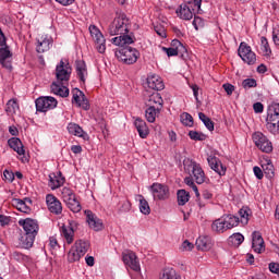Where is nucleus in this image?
Segmentation results:
<instances>
[{
    "instance_id": "obj_1",
    "label": "nucleus",
    "mask_w": 279,
    "mask_h": 279,
    "mask_svg": "<svg viewBox=\"0 0 279 279\" xmlns=\"http://www.w3.org/2000/svg\"><path fill=\"white\" fill-rule=\"evenodd\" d=\"M130 19L123 12L117 13L113 21L109 24L107 32L110 36H118L111 39L112 45L117 47H125V45H134L136 37L134 33H130Z\"/></svg>"
},
{
    "instance_id": "obj_2",
    "label": "nucleus",
    "mask_w": 279,
    "mask_h": 279,
    "mask_svg": "<svg viewBox=\"0 0 279 279\" xmlns=\"http://www.w3.org/2000/svg\"><path fill=\"white\" fill-rule=\"evenodd\" d=\"M183 169L184 172L190 175L184 179L185 184L194 191L196 197H199V190L196 184H204V182L208 180L206 172H204V168H202V165L197 163V161L191 158H185L183 159Z\"/></svg>"
},
{
    "instance_id": "obj_3",
    "label": "nucleus",
    "mask_w": 279,
    "mask_h": 279,
    "mask_svg": "<svg viewBox=\"0 0 279 279\" xmlns=\"http://www.w3.org/2000/svg\"><path fill=\"white\" fill-rule=\"evenodd\" d=\"M19 226H22L23 230L25 231V235L22 236V245L25 250H29L34 245V241H36V236L38 235V221L26 218L19 220Z\"/></svg>"
},
{
    "instance_id": "obj_4",
    "label": "nucleus",
    "mask_w": 279,
    "mask_h": 279,
    "mask_svg": "<svg viewBox=\"0 0 279 279\" xmlns=\"http://www.w3.org/2000/svg\"><path fill=\"white\" fill-rule=\"evenodd\" d=\"M121 48L116 50V58L122 64H136L138 59L141 58V52L133 47L130 46H120Z\"/></svg>"
},
{
    "instance_id": "obj_5",
    "label": "nucleus",
    "mask_w": 279,
    "mask_h": 279,
    "mask_svg": "<svg viewBox=\"0 0 279 279\" xmlns=\"http://www.w3.org/2000/svg\"><path fill=\"white\" fill-rule=\"evenodd\" d=\"M71 73H73V68L69 61L61 59L59 64L56 66V77L58 84H69L71 80Z\"/></svg>"
},
{
    "instance_id": "obj_6",
    "label": "nucleus",
    "mask_w": 279,
    "mask_h": 279,
    "mask_svg": "<svg viewBox=\"0 0 279 279\" xmlns=\"http://www.w3.org/2000/svg\"><path fill=\"white\" fill-rule=\"evenodd\" d=\"M238 56L245 62V64H256V52L252 51V47L245 41H242L238 49Z\"/></svg>"
},
{
    "instance_id": "obj_7",
    "label": "nucleus",
    "mask_w": 279,
    "mask_h": 279,
    "mask_svg": "<svg viewBox=\"0 0 279 279\" xmlns=\"http://www.w3.org/2000/svg\"><path fill=\"white\" fill-rule=\"evenodd\" d=\"M37 112H47L58 108V100L51 96H41L35 101Z\"/></svg>"
},
{
    "instance_id": "obj_8",
    "label": "nucleus",
    "mask_w": 279,
    "mask_h": 279,
    "mask_svg": "<svg viewBox=\"0 0 279 279\" xmlns=\"http://www.w3.org/2000/svg\"><path fill=\"white\" fill-rule=\"evenodd\" d=\"M253 141L258 149L260 151H264V154H271L274 151V146L271 145V142L260 132H256L253 135Z\"/></svg>"
},
{
    "instance_id": "obj_9",
    "label": "nucleus",
    "mask_w": 279,
    "mask_h": 279,
    "mask_svg": "<svg viewBox=\"0 0 279 279\" xmlns=\"http://www.w3.org/2000/svg\"><path fill=\"white\" fill-rule=\"evenodd\" d=\"M89 34L96 43V49H97L98 53H105L106 52V37H104V34H101V31H99V28H97V26L90 25Z\"/></svg>"
},
{
    "instance_id": "obj_10",
    "label": "nucleus",
    "mask_w": 279,
    "mask_h": 279,
    "mask_svg": "<svg viewBox=\"0 0 279 279\" xmlns=\"http://www.w3.org/2000/svg\"><path fill=\"white\" fill-rule=\"evenodd\" d=\"M75 230H77V222L75 221H70L69 226L62 225L60 228V233L63 239H65L66 244L71 245L75 239Z\"/></svg>"
},
{
    "instance_id": "obj_11",
    "label": "nucleus",
    "mask_w": 279,
    "mask_h": 279,
    "mask_svg": "<svg viewBox=\"0 0 279 279\" xmlns=\"http://www.w3.org/2000/svg\"><path fill=\"white\" fill-rule=\"evenodd\" d=\"M9 147L13 149V151H16L21 157L22 162H29V158L25 155V146L23 145V142L19 137H11L8 141Z\"/></svg>"
},
{
    "instance_id": "obj_12",
    "label": "nucleus",
    "mask_w": 279,
    "mask_h": 279,
    "mask_svg": "<svg viewBox=\"0 0 279 279\" xmlns=\"http://www.w3.org/2000/svg\"><path fill=\"white\" fill-rule=\"evenodd\" d=\"M53 46V38L49 35H39L36 38V51L37 53H45Z\"/></svg>"
},
{
    "instance_id": "obj_13",
    "label": "nucleus",
    "mask_w": 279,
    "mask_h": 279,
    "mask_svg": "<svg viewBox=\"0 0 279 279\" xmlns=\"http://www.w3.org/2000/svg\"><path fill=\"white\" fill-rule=\"evenodd\" d=\"M72 104H76V106L83 110H90V104H88L86 95L78 88L72 89Z\"/></svg>"
},
{
    "instance_id": "obj_14",
    "label": "nucleus",
    "mask_w": 279,
    "mask_h": 279,
    "mask_svg": "<svg viewBox=\"0 0 279 279\" xmlns=\"http://www.w3.org/2000/svg\"><path fill=\"white\" fill-rule=\"evenodd\" d=\"M150 191L154 199H169V186L162 183H153V185L150 186Z\"/></svg>"
},
{
    "instance_id": "obj_15",
    "label": "nucleus",
    "mask_w": 279,
    "mask_h": 279,
    "mask_svg": "<svg viewBox=\"0 0 279 279\" xmlns=\"http://www.w3.org/2000/svg\"><path fill=\"white\" fill-rule=\"evenodd\" d=\"M122 260L126 267H130L133 271H141V264L138 263V257L136 253L132 251H126L122 255Z\"/></svg>"
},
{
    "instance_id": "obj_16",
    "label": "nucleus",
    "mask_w": 279,
    "mask_h": 279,
    "mask_svg": "<svg viewBox=\"0 0 279 279\" xmlns=\"http://www.w3.org/2000/svg\"><path fill=\"white\" fill-rule=\"evenodd\" d=\"M46 204L52 215H62V203L53 194L46 196Z\"/></svg>"
},
{
    "instance_id": "obj_17",
    "label": "nucleus",
    "mask_w": 279,
    "mask_h": 279,
    "mask_svg": "<svg viewBox=\"0 0 279 279\" xmlns=\"http://www.w3.org/2000/svg\"><path fill=\"white\" fill-rule=\"evenodd\" d=\"M144 86H147V88H150L151 90L165 89V83L162 82V78L158 76V74H148Z\"/></svg>"
},
{
    "instance_id": "obj_18",
    "label": "nucleus",
    "mask_w": 279,
    "mask_h": 279,
    "mask_svg": "<svg viewBox=\"0 0 279 279\" xmlns=\"http://www.w3.org/2000/svg\"><path fill=\"white\" fill-rule=\"evenodd\" d=\"M87 223L92 230H95V232H99L104 230V221L99 219L93 211L85 210Z\"/></svg>"
},
{
    "instance_id": "obj_19",
    "label": "nucleus",
    "mask_w": 279,
    "mask_h": 279,
    "mask_svg": "<svg viewBox=\"0 0 279 279\" xmlns=\"http://www.w3.org/2000/svg\"><path fill=\"white\" fill-rule=\"evenodd\" d=\"M64 182H66V178L62 175L61 171L51 172L49 174L48 186H50L52 191H56V189H60V186H62Z\"/></svg>"
},
{
    "instance_id": "obj_20",
    "label": "nucleus",
    "mask_w": 279,
    "mask_h": 279,
    "mask_svg": "<svg viewBox=\"0 0 279 279\" xmlns=\"http://www.w3.org/2000/svg\"><path fill=\"white\" fill-rule=\"evenodd\" d=\"M252 247L256 254H263L265 251V240L258 231H254L252 234Z\"/></svg>"
},
{
    "instance_id": "obj_21",
    "label": "nucleus",
    "mask_w": 279,
    "mask_h": 279,
    "mask_svg": "<svg viewBox=\"0 0 279 279\" xmlns=\"http://www.w3.org/2000/svg\"><path fill=\"white\" fill-rule=\"evenodd\" d=\"M207 162L210 169H213V171L218 173V175H226V171H228V168L223 166V163L219 158L210 156L207 158Z\"/></svg>"
},
{
    "instance_id": "obj_22",
    "label": "nucleus",
    "mask_w": 279,
    "mask_h": 279,
    "mask_svg": "<svg viewBox=\"0 0 279 279\" xmlns=\"http://www.w3.org/2000/svg\"><path fill=\"white\" fill-rule=\"evenodd\" d=\"M145 104L147 108H162L165 100H162L160 93L155 92L145 98Z\"/></svg>"
},
{
    "instance_id": "obj_23",
    "label": "nucleus",
    "mask_w": 279,
    "mask_h": 279,
    "mask_svg": "<svg viewBox=\"0 0 279 279\" xmlns=\"http://www.w3.org/2000/svg\"><path fill=\"white\" fill-rule=\"evenodd\" d=\"M76 75L83 84H86V77H88V69L86 68V62L83 60H77L75 62Z\"/></svg>"
},
{
    "instance_id": "obj_24",
    "label": "nucleus",
    "mask_w": 279,
    "mask_h": 279,
    "mask_svg": "<svg viewBox=\"0 0 279 279\" xmlns=\"http://www.w3.org/2000/svg\"><path fill=\"white\" fill-rule=\"evenodd\" d=\"M69 83H58L53 82L50 86L51 93L53 95H58L59 97H69V87H66Z\"/></svg>"
},
{
    "instance_id": "obj_25",
    "label": "nucleus",
    "mask_w": 279,
    "mask_h": 279,
    "mask_svg": "<svg viewBox=\"0 0 279 279\" xmlns=\"http://www.w3.org/2000/svg\"><path fill=\"white\" fill-rule=\"evenodd\" d=\"M27 202L28 204H32V201L31 199H21V198H14L12 201V206H14V208H16L20 213H24L25 215H29V213H32V208L29 207V205H27Z\"/></svg>"
},
{
    "instance_id": "obj_26",
    "label": "nucleus",
    "mask_w": 279,
    "mask_h": 279,
    "mask_svg": "<svg viewBox=\"0 0 279 279\" xmlns=\"http://www.w3.org/2000/svg\"><path fill=\"white\" fill-rule=\"evenodd\" d=\"M196 247L201 252H208L213 248V240L208 235H201L196 239Z\"/></svg>"
},
{
    "instance_id": "obj_27",
    "label": "nucleus",
    "mask_w": 279,
    "mask_h": 279,
    "mask_svg": "<svg viewBox=\"0 0 279 279\" xmlns=\"http://www.w3.org/2000/svg\"><path fill=\"white\" fill-rule=\"evenodd\" d=\"M134 125L137 130L140 138H147V136H149V128L147 126V122H145V120L141 118L135 119Z\"/></svg>"
},
{
    "instance_id": "obj_28",
    "label": "nucleus",
    "mask_w": 279,
    "mask_h": 279,
    "mask_svg": "<svg viewBox=\"0 0 279 279\" xmlns=\"http://www.w3.org/2000/svg\"><path fill=\"white\" fill-rule=\"evenodd\" d=\"M194 14L195 13L184 3L180 4L179 9L177 10V15L179 19H182V21H191Z\"/></svg>"
},
{
    "instance_id": "obj_29",
    "label": "nucleus",
    "mask_w": 279,
    "mask_h": 279,
    "mask_svg": "<svg viewBox=\"0 0 279 279\" xmlns=\"http://www.w3.org/2000/svg\"><path fill=\"white\" fill-rule=\"evenodd\" d=\"M9 58H12V52L10 51V47L5 46L0 48V64L5 69H12V64L7 62Z\"/></svg>"
},
{
    "instance_id": "obj_30",
    "label": "nucleus",
    "mask_w": 279,
    "mask_h": 279,
    "mask_svg": "<svg viewBox=\"0 0 279 279\" xmlns=\"http://www.w3.org/2000/svg\"><path fill=\"white\" fill-rule=\"evenodd\" d=\"M211 230L214 232H218L219 234H223V232H226L228 230L226 218L222 217V218L216 219L211 223Z\"/></svg>"
},
{
    "instance_id": "obj_31",
    "label": "nucleus",
    "mask_w": 279,
    "mask_h": 279,
    "mask_svg": "<svg viewBox=\"0 0 279 279\" xmlns=\"http://www.w3.org/2000/svg\"><path fill=\"white\" fill-rule=\"evenodd\" d=\"M160 110H162V108L158 107H148L145 110V118L148 121V123H154L156 121V117L160 114Z\"/></svg>"
},
{
    "instance_id": "obj_32",
    "label": "nucleus",
    "mask_w": 279,
    "mask_h": 279,
    "mask_svg": "<svg viewBox=\"0 0 279 279\" xmlns=\"http://www.w3.org/2000/svg\"><path fill=\"white\" fill-rule=\"evenodd\" d=\"M68 132L69 134H72L73 136H78V138H84L85 136V132H84V129H82V126H80L78 124L76 123H69L68 124Z\"/></svg>"
},
{
    "instance_id": "obj_33",
    "label": "nucleus",
    "mask_w": 279,
    "mask_h": 279,
    "mask_svg": "<svg viewBox=\"0 0 279 279\" xmlns=\"http://www.w3.org/2000/svg\"><path fill=\"white\" fill-rule=\"evenodd\" d=\"M252 215V209L247 207H243L239 210V221L242 226H247L250 223V216Z\"/></svg>"
},
{
    "instance_id": "obj_34",
    "label": "nucleus",
    "mask_w": 279,
    "mask_h": 279,
    "mask_svg": "<svg viewBox=\"0 0 279 279\" xmlns=\"http://www.w3.org/2000/svg\"><path fill=\"white\" fill-rule=\"evenodd\" d=\"M89 247H90V244L82 240L76 241L75 244L73 245V248L76 250V252H78L81 257L84 256L86 252H88Z\"/></svg>"
},
{
    "instance_id": "obj_35",
    "label": "nucleus",
    "mask_w": 279,
    "mask_h": 279,
    "mask_svg": "<svg viewBox=\"0 0 279 279\" xmlns=\"http://www.w3.org/2000/svg\"><path fill=\"white\" fill-rule=\"evenodd\" d=\"M159 279H182L180 274L173 268H166L162 270Z\"/></svg>"
},
{
    "instance_id": "obj_36",
    "label": "nucleus",
    "mask_w": 279,
    "mask_h": 279,
    "mask_svg": "<svg viewBox=\"0 0 279 279\" xmlns=\"http://www.w3.org/2000/svg\"><path fill=\"white\" fill-rule=\"evenodd\" d=\"M183 5H186L194 14L195 12L199 14V11L202 10V0H186L183 2Z\"/></svg>"
},
{
    "instance_id": "obj_37",
    "label": "nucleus",
    "mask_w": 279,
    "mask_h": 279,
    "mask_svg": "<svg viewBox=\"0 0 279 279\" xmlns=\"http://www.w3.org/2000/svg\"><path fill=\"white\" fill-rule=\"evenodd\" d=\"M65 204L72 213H80L82 210V204H80V201H77L76 196L65 202Z\"/></svg>"
},
{
    "instance_id": "obj_38",
    "label": "nucleus",
    "mask_w": 279,
    "mask_h": 279,
    "mask_svg": "<svg viewBox=\"0 0 279 279\" xmlns=\"http://www.w3.org/2000/svg\"><path fill=\"white\" fill-rule=\"evenodd\" d=\"M177 197L179 206H184L191 199V195L185 190H179Z\"/></svg>"
},
{
    "instance_id": "obj_39",
    "label": "nucleus",
    "mask_w": 279,
    "mask_h": 279,
    "mask_svg": "<svg viewBox=\"0 0 279 279\" xmlns=\"http://www.w3.org/2000/svg\"><path fill=\"white\" fill-rule=\"evenodd\" d=\"M198 118L202 120L205 128H207V130H209V132L215 131V122H213V120L210 118H208L204 112H199Z\"/></svg>"
},
{
    "instance_id": "obj_40",
    "label": "nucleus",
    "mask_w": 279,
    "mask_h": 279,
    "mask_svg": "<svg viewBox=\"0 0 279 279\" xmlns=\"http://www.w3.org/2000/svg\"><path fill=\"white\" fill-rule=\"evenodd\" d=\"M262 167H263L265 177L268 180H272V178L275 175L274 163L268 161L267 163H263Z\"/></svg>"
},
{
    "instance_id": "obj_41",
    "label": "nucleus",
    "mask_w": 279,
    "mask_h": 279,
    "mask_svg": "<svg viewBox=\"0 0 279 279\" xmlns=\"http://www.w3.org/2000/svg\"><path fill=\"white\" fill-rule=\"evenodd\" d=\"M225 221H226V227L228 230H232V228H236V226H239V217L236 216H225Z\"/></svg>"
},
{
    "instance_id": "obj_42",
    "label": "nucleus",
    "mask_w": 279,
    "mask_h": 279,
    "mask_svg": "<svg viewBox=\"0 0 279 279\" xmlns=\"http://www.w3.org/2000/svg\"><path fill=\"white\" fill-rule=\"evenodd\" d=\"M245 241V236H243V234L241 233H233L231 236H229V243H231V245H234V247H239V245H241V243H243Z\"/></svg>"
},
{
    "instance_id": "obj_43",
    "label": "nucleus",
    "mask_w": 279,
    "mask_h": 279,
    "mask_svg": "<svg viewBox=\"0 0 279 279\" xmlns=\"http://www.w3.org/2000/svg\"><path fill=\"white\" fill-rule=\"evenodd\" d=\"M61 197L64 202V204L75 197V193L71 187H62L61 190Z\"/></svg>"
},
{
    "instance_id": "obj_44",
    "label": "nucleus",
    "mask_w": 279,
    "mask_h": 279,
    "mask_svg": "<svg viewBox=\"0 0 279 279\" xmlns=\"http://www.w3.org/2000/svg\"><path fill=\"white\" fill-rule=\"evenodd\" d=\"M80 258H82V255L78 254L77 248H74L72 246L71 250L68 253V260L70 263H77V260H80Z\"/></svg>"
},
{
    "instance_id": "obj_45",
    "label": "nucleus",
    "mask_w": 279,
    "mask_h": 279,
    "mask_svg": "<svg viewBox=\"0 0 279 279\" xmlns=\"http://www.w3.org/2000/svg\"><path fill=\"white\" fill-rule=\"evenodd\" d=\"M7 112L9 114H14L16 112V110H19V102L16 101V99H11L7 102Z\"/></svg>"
},
{
    "instance_id": "obj_46",
    "label": "nucleus",
    "mask_w": 279,
    "mask_h": 279,
    "mask_svg": "<svg viewBox=\"0 0 279 279\" xmlns=\"http://www.w3.org/2000/svg\"><path fill=\"white\" fill-rule=\"evenodd\" d=\"M142 198L140 199V210L143 215H149L151 213V208H149V203L141 196Z\"/></svg>"
},
{
    "instance_id": "obj_47",
    "label": "nucleus",
    "mask_w": 279,
    "mask_h": 279,
    "mask_svg": "<svg viewBox=\"0 0 279 279\" xmlns=\"http://www.w3.org/2000/svg\"><path fill=\"white\" fill-rule=\"evenodd\" d=\"M191 138V141H206L207 136L206 134L197 131H190L187 134Z\"/></svg>"
},
{
    "instance_id": "obj_48",
    "label": "nucleus",
    "mask_w": 279,
    "mask_h": 279,
    "mask_svg": "<svg viewBox=\"0 0 279 279\" xmlns=\"http://www.w3.org/2000/svg\"><path fill=\"white\" fill-rule=\"evenodd\" d=\"M181 122L187 128H193V116L187 112L181 114Z\"/></svg>"
},
{
    "instance_id": "obj_49",
    "label": "nucleus",
    "mask_w": 279,
    "mask_h": 279,
    "mask_svg": "<svg viewBox=\"0 0 279 279\" xmlns=\"http://www.w3.org/2000/svg\"><path fill=\"white\" fill-rule=\"evenodd\" d=\"M262 51L265 56H269L271 53V48H269V41L266 37L260 38Z\"/></svg>"
},
{
    "instance_id": "obj_50",
    "label": "nucleus",
    "mask_w": 279,
    "mask_h": 279,
    "mask_svg": "<svg viewBox=\"0 0 279 279\" xmlns=\"http://www.w3.org/2000/svg\"><path fill=\"white\" fill-rule=\"evenodd\" d=\"M242 86H243V88H245V89H247V88H256L257 83H256V80H254V78H245V80L242 82Z\"/></svg>"
},
{
    "instance_id": "obj_51",
    "label": "nucleus",
    "mask_w": 279,
    "mask_h": 279,
    "mask_svg": "<svg viewBox=\"0 0 279 279\" xmlns=\"http://www.w3.org/2000/svg\"><path fill=\"white\" fill-rule=\"evenodd\" d=\"M13 260H17V263H23V260H27V256H25L23 253L15 251L11 254Z\"/></svg>"
},
{
    "instance_id": "obj_52",
    "label": "nucleus",
    "mask_w": 279,
    "mask_h": 279,
    "mask_svg": "<svg viewBox=\"0 0 279 279\" xmlns=\"http://www.w3.org/2000/svg\"><path fill=\"white\" fill-rule=\"evenodd\" d=\"M266 128L268 131H270L271 134H276V132H279L278 123L274 121H267Z\"/></svg>"
},
{
    "instance_id": "obj_53",
    "label": "nucleus",
    "mask_w": 279,
    "mask_h": 279,
    "mask_svg": "<svg viewBox=\"0 0 279 279\" xmlns=\"http://www.w3.org/2000/svg\"><path fill=\"white\" fill-rule=\"evenodd\" d=\"M192 25L197 31V29H199V27H204V20L199 16H194Z\"/></svg>"
},
{
    "instance_id": "obj_54",
    "label": "nucleus",
    "mask_w": 279,
    "mask_h": 279,
    "mask_svg": "<svg viewBox=\"0 0 279 279\" xmlns=\"http://www.w3.org/2000/svg\"><path fill=\"white\" fill-rule=\"evenodd\" d=\"M253 172L257 180H263V178H265V172H263V169H260L258 166L253 168Z\"/></svg>"
},
{
    "instance_id": "obj_55",
    "label": "nucleus",
    "mask_w": 279,
    "mask_h": 279,
    "mask_svg": "<svg viewBox=\"0 0 279 279\" xmlns=\"http://www.w3.org/2000/svg\"><path fill=\"white\" fill-rule=\"evenodd\" d=\"M268 114L279 117V104H274L271 107H269Z\"/></svg>"
},
{
    "instance_id": "obj_56",
    "label": "nucleus",
    "mask_w": 279,
    "mask_h": 279,
    "mask_svg": "<svg viewBox=\"0 0 279 279\" xmlns=\"http://www.w3.org/2000/svg\"><path fill=\"white\" fill-rule=\"evenodd\" d=\"M193 247H194L193 243L189 242V240H185L181 245L182 252H191Z\"/></svg>"
},
{
    "instance_id": "obj_57",
    "label": "nucleus",
    "mask_w": 279,
    "mask_h": 279,
    "mask_svg": "<svg viewBox=\"0 0 279 279\" xmlns=\"http://www.w3.org/2000/svg\"><path fill=\"white\" fill-rule=\"evenodd\" d=\"M3 175H4V180L7 182H14V172L9 171V170H4Z\"/></svg>"
},
{
    "instance_id": "obj_58",
    "label": "nucleus",
    "mask_w": 279,
    "mask_h": 279,
    "mask_svg": "<svg viewBox=\"0 0 279 279\" xmlns=\"http://www.w3.org/2000/svg\"><path fill=\"white\" fill-rule=\"evenodd\" d=\"M223 90L227 93V95H232V93H234V85L230 84V83H226L222 85Z\"/></svg>"
},
{
    "instance_id": "obj_59",
    "label": "nucleus",
    "mask_w": 279,
    "mask_h": 279,
    "mask_svg": "<svg viewBox=\"0 0 279 279\" xmlns=\"http://www.w3.org/2000/svg\"><path fill=\"white\" fill-rule=\"evenodd\" d=\"M162 50L167 53L168 58H171L173 56H178V50L177 48H167L163 47Z\"/></svg>"
},
{
    "instance_id": "obj_60",
    "label": "nucleus",
    "mask_w": 279,
    "mask_h": 279,
    "mask_svg": "<svg viewBox=\"0 0 279 279\" xmlns=\"http://www.w3.org/2000/svg\"><path fill=\"white\" fill-rule=\"evenodd\" d=\"M186 53H187L186 47H184V45L181 44L177 48V56H181V58H185Z\"/></svg>"
},
{
    "instance_id": "obj_61",
    "label": "nucleus",
    "mask_w": 279,
    "mask_h": 279,
    "mask_svg": "<svg viewBox=\"0 0 279 279\" xmlns=\"http://www.w3.org/2000/svg\"><path fill=\"white\" fill-rule=\"evenodd\" d=\"M253 110L254 112H256L257 114H260L263 112V110H265V107L263 106V102H255L253 105Z\"/></svg>"
},
{
    "instance_id": "obj_62",
    "label": "nucleus",
    "mask_w": 279,
    "mask_h": 279,
    "mask_svg": "<svg viewBox=\"0 0 279 279\" xmlns=\"http://www.w3.org/2000/svg\"><path fill=\"white\" fill-rule=\"evenodd\" d=\"M269 270L271 274H279V264L278 263H270Z\"/></svg>"
},
{
    "instance_id": "obj_63",
    "label": "nucleus",
    "mask_w": 279,
    "mask_h": 279,
    "mask_svg": "<svg viewBox=\"0 0 279 279\" xmlns=\"http://www.w3.org/2000/svg\"><path fill=\"white\" fill-rule=\"evenodd\" d=\"M272 39H274L275 45L279 46V28L274 29Z\"/></svg>"
},
{
    "instance_id": "obj_64",
    "label": "nucleus",
    "mask_w": 279,
    "mask_h": 279,
    "mask_svg": "<svg viewBox=\"0 0 279 279\" xmlns=\"http://www.w3.org/2000/svg\"><path fill=\"white\" fill-rule=\"evenodd\" d=\"M266 121H272L274 123H277L278 128H279V116H267Z\"/></svg>"
}]
</instances>
